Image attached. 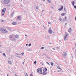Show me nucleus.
Returning a JSON list of instances; mask_svg holds the SVG:
<instances>
[{"label": "nucleus", "mask_w": 76, "mask_h": 76, "mask_svg": "<svg viewBox=\"0 0 76 76\" xmlns=\"http://www.w3.org/2000/svg\"><path fill=\"white\" fill-rule=\"evenodd\" d=\"M26 46H28V44H26Z\"/></svg>", "instance_id": "53"}, {"label": "nucleus", "mask_w": 76, "mask_h": 76, "mask_svg": "<svg viewBox=\"0 0 76 76\" xmlns=\"http://www.w3.org/2000/svg\"><path fill=\"white\" fill-rule=\"evenodd\" d=\"M58 10L59 11H61L62 10V9L61 8H60L58 9Z\"/></svg>", "instance_id": "26"}, {"label": "nucleus", "mask_w": 76, "mask_h": 76, "mask_svg": "<svg viewBox=\"0 0 76 76\" xmlns=\"http://www.w3.org/2000/svg\"><path fill=\"white\" fill-rule=\"evenodd\" d=\"M30 76H33V75L32 74H31L30 75Z\"/></svg>", "instance_id": "45"}, {"label": "nucleus", "mask_w": 76, "mask_h": 76, "mask_svg": "<svg viewBox=\"0 0 76 76\" xmlns=\"http://www.w3.org/2000/svg\"><path fill=\"white\" fill-rule=\"evenodd\" d=\"M75 20H76V17H75Z\"/></svg>", "instance_id": "55"}, {"label": "nucleus", "mask_w": 76, "mask_h": 76, "mask_svg": "<svg viewBox=\"0 0 76 76\" xmlns=\"http://www.w3.org/2000/svg\"><path fill=\"white\" fill-rule=\"evenodd\" d=\"M51 64L52 66H53V62H51Z\"/></svg>", "instance_id": "32"}, {"label": "nucleus", "mask_w": 76, "mask_h": 76, "mask_svg": "<svg viewBox=\"0 0 76 76\" xmlns=\"http://www.w3.org/2000/svg\"><path fill=\"white\" fill-rule=\"evenodd\" d=\"M23 64H24V62H23Z\"/></svg>", "instance_id": "51"}, {"label": "nucleus", "mask_w": 76, "mask_h": 76, "mask_svg": "<svg viewBox=\"0 0 76 76\" xmlns=\"http://www.w3.org/2000/svg\"><path fill=\"white\" fill-rule=\"evenodd\" d=\"M46 63H47L48 64V65H49V66H50V64L49 63H48V62H47Z\"/></svg>", "instance_id": "29"}, {"label": "nucleus", "mask_w": 76, "mask_h": 76, "mask_svg": "<svg viewBox=\"0 0 76 76\" xmlns=\"http://www.w3.org/2000/svg\"><path fill=\"white\" fill-rule=\"evenodd\" d=\"M12 23L13 25H16V24H17V23H16V22H13Z\"/></svg>", "instance_id": "10"}, {"label": "nucleus", "mask_w": 76, "mask_h": 76, "mask_svg": "<svg viewBox=\"0 0 76 76\" xmlns=\"http://www.w3.org/2000/svg\"><path fill=\"white\" fill-rule=\"evenodd\" d=\"M74 8H75V9H76V5H75V6H74Z\"/></svg>", "instance_id": "44"}, {"label": "nucleus", "mask_w": 76, "mask_h": 76, "mask_svg": "<svg viewBox=\"0 0 76 76\" xmlns=\"http://www.w3.org/2000/svg\"><path fill=\"white\" fill-rule=\"evenodd\" d=\"M1 22H4V20H1Z\"/></svg>", "instance_id": "35"}, {"label": "nucleus", "mask_w": 76, "mask_h": 76, "mask_svg": "<svg viewBox=\"0 0 76 76\" xmlns=\"http://www.w3.org/2000/svg\"><path fill=\"white\" fill-rule=\"evenodd\" d=\"M17 55H20V54H17Z\"/></svg>", "instance_id": "58"}, {"label": "nucleus", "mask_w": 76, "mask_h": 76, "mask_svg": "<svg viewBox=\"0 0 76 76\" xmlns=\"http://www.w3.org/2000/svg\"><path fill=\"white\" fill-rule=\"evenodd\" d=\"M45 1V0H43V1Z\"/></svg>", "instance_id": "60"}, {"label": "nucleus", "mask_w": 76, "mask_h": 76, "mask_svg": "<svg viewBox=\"0 0 76 76\" xmlns=\"http://www.w3.org/2000/svg\"><path fill=\"white\" fill-rule=\"evenodd\" d=\"M65 19H67V17H65Z\"/></svg>", "instance_id": "49"}, {"label": "nucleus", "mask_w": 76, "mask_h": 76, "mask_svg": "<svg viewBox=\"0 0 76 76\" xmlns=\"http://www.w3.org/2000/svg\"><path fill=\"white\" fill-rule=\"evenodd\" d=\"M11 41H12L13 42H15L16 41V39L15 38H14L13 39H11Z\"/></svg>", "instance_id": "6"}, {"label": "nucleus", "mask_w": 76, "mask_h": 76, "mask_svg": "<svg viewBox=\"0 0 76 76\" xmlns=\"http://www.w3.org/2000/svg\"><path fill=\"white\" fill-rule=\"evenodd\" d=\"M3 10L4 11H6V8H3Z\"/></svg>", "instance_id": "22"}, {"label": "nucleus", "mask_w": 76, "mask_h": 76, "mask_svg": "<svg viewBox=\"0 0 76 76\" xmlns=\"http://www.w3.org/2000/svg\"><path fill=\"white\" fill-rule=\"evenodd\" d=\"M14 14V12H13L12 14L11 15V16H13V15Z\"/></svg>", "instance_id": "28"}, {"label": "nucleus", "mask_w": 76, "mask_h": 76, "mask_svg": "<svg viewBox=\"0 0 76 76\" xmlns=\"http://www.w3.org/2000/svg\"><path fill=\"white\" fill-rule=\"evenodd\" d=\"M8 63L10 64H12V62L10 61H8Z\"/></svg>", "instance_id": "12"}, {"label": "nucleus", "mask_w": 76, "mask_h": 76, "mask_svg": "<svg viewBox=\"0 0 76 76\" xmlns=\"http://www.w3.org/2000/svg\"><path fill=\"white\" fill-rule=\"evenodd\" d=\"M61 15L62 16H64V15H66V13H63L61 14Z\"/></svg>", "instance_id": "16"}, {"label": "nucleus", "mask_w": 76, "mask_h": 76, "mask_svg": "<svg viewBox=\"0 0 76 76\" xmlns=\"http://www.w3.org/2000/svg\"><path fill=\"white\" fill-rule=\"evenodd\" d=\"M43 55H44L45 56H46V55L45 53H43Z\"/></svg>", "instance_id": "50"}, {"label": "nucleus", "mask_w": 76, "mask_h": 76, "mask_svg": "<svg viewBox=\"0 0 76 76\" xmlns=\"http://www.w3.org/2000/svg\"><path fill=\"white\" fill-rule=\"evenodd\" d=\"M17 19L18 20H20L21 19V17L20 16H18L17 17Z\"/></svg>", "instance_id": "9"}, {"label": "nucleus", "mask_w": 76, "mask_h": 76, "mask_svg": "<svg viewBox=\"0 0 76 76\" xmlns=\"http://www.w3.org/2000/svg\"><path fill=\"white\" fill-rule=\"evenodd\" d=\"M64 56H67V53H66V52H64Z\"/></svg>", "instance_id": "11"}, {"label": "nucleus", "mask_w": 76, "mask_h": 76, "mask_svg": "<svg viewBox=\"0 0 76 76\" xmlns=\"http://www.w3.org/2000/svg\"><path fill=\"white\" fill-rule=\"evenodd\" d=\"M63 22H65V21H66V20L64 19H63Z\"/></svg>", "instance_id": "41"}, {"label": "nucleus", "mask_w": 76, "mask_h": 76, "mask_svg": "<svg viewBox=\"0 0 76 76\" xmlns=\"http://www.w3.org/2000/svg\"><path fill=\"white\" fill-rule=\"evenodd\" d=\"M57 68L58 69H60V70H61V68L60 66H57Z\"/></svg>", "instance_id": "17"}, {"label": "nucleus", "mask_w": 76, "mask_h": 76, "mask_svg": "<svg viewBox=\"0 0 76 76\" xmlns=\"http://www.w3.org/2000/svg\"><path fill=\"white\" fill-rule=\"evenodd\" d=\"M42 12H44V10H42Z\"/></svg>", "instance_id": "54"}, {"label": "nucleus", "mask_w": 76, "mask_h": 76, "mask_svg": "<svg viewBox=\"0 0 76 76\" xmlns=\"http://www.w3.org/2000/svg\"><path fill=\"white\" fill-rule=\"evenodd\" d=\"M75 46H76V43H75Z\"/></svg>", "instance_id": "61"}, {"label": "nucleus", "mask_w": 76, "mask_h": 76, "mask_svg": "<svg viewBox=\"0 0 76 76\" xmlns=\"http://www.w3.org/2000/svg\"><path fill=\"white\" fill-rule=\"evenodd\" d=\"M49 24H51V23H50V22H48Z\"/></svg>", "instance_id": "52"}, {"label": "nucleus", "mask_w": 76, "mask_h": 76, "mask_svg": "<svg viewBox=\"0 0 76 76\" xmlns=\"http://www.w3.org/2000/svg\"><path fill=\"white\" fill-rule=\"evenodd\" d=\"M56 48H57V49H59L60 48H59V47H57Z\"/></svg>", "instance_id": "40"}, {"label": "nucleus", "mask_w": 76, "mask_h": 76, "mask_svg": "<svg viewBox=\"0 0 76 76\" xmlns=\"http://www.w3.org/2000/svg\"><path fill=\"white\" fill-rule=\"evenodd\" d=\"M59 20L61 21V22H62V18H60L59 19Z\"/></svg>", "instance_id": "21"}, {"label": "nucleus", "mask_w": 76, "mask_h": 76, "mask_svg": "<svg viewBox=\"0 0 76 76\" xmlns=\"http://www.w3.org/2000/svg\"><path fill=\"white\" fill-rule=\"evenodd\" d=\"M10 2V0H4V4H9Z\"/></svg>", "instance_id": "3"}, {"label": "nucleus", "mask_w": 76, "mask_h": 76, "mask_svg": "<svg viewBox=\"0 0 76 76\" xmlns=\"http://www.w3.org/2000/svg\"><path fill=\"white\" fill-rule=\"evenodd\" d=\"M2 16H4V13H2Z\"/></svg>", "instance_id": "46"}, {"label": "nucleus", "mask_w": 76, "mask_h": 76, "mask_svg": "<svg viewBox=\"0 0 76 76\" xmlns=\"http://www.w3.org/2000/svg\"><path fill=\"white\" fill-rule=\"evenodd\" d=\"M47 58H50V57H49L47 56Z\"/></svg>", "instance_id": "47"}, {"label": "nucleus", "mask_w": 76, "mask_h": 76, "mask_svg": "<svg viewBox=\"0 0 76 76\" xmlns=\"http://www.w3.org/2000/svg\"><path fill=\"white\" fill-rule=\"evenodd\" d=\"M61 9H62V10L63 9V6H61Z\"/></svg>", "instance_id": "23"}, {"label": "nucleus", "mask_w": 76, "mask_h": 76, "mask_svg": "<svg viewBox=\"0 0 76 76\" xmlns=\"http://www.w3.org/2000/svg\"><path fill=\"white\" fill-rule=\"evenodd\" d=\"M71 31H72V28H70L69 30H68V32H70Z\"/></svg>", "instance_id": "14"}, {"label": "nucleus", "mask_w": 76, "mask_h": 76, "mask_svg": "<svg viewBox=\"0 0 76 76\" xmlns=\"http://www.w3.org/2000/svg\"><path fill=\"white\" fill-rule=\"evenodd\" d=\"M34 64H37V61H35L34 62Z\"/></svg>", "instance_id": "30"}, {"label": "nucleus", "mask_w": 76, "mask_h": 76, "mask_svg": "<svg viewBox=\"0 0 76 76\" xmlns=\"http://www.w3.org/2000/svg\"><path fill=\"white\" fill-rule=\"evenodd\" d=\"M36 8L37 9V10H38L39 9V7H38V6H36Z\"/></svg>", "instance_id": "18"}, {"label": "nucleus", "mask_w": 76, "mask_h": 76, "mask_svg": "<svg viewBox=\"0 0 76 76\" xmlns=\"http://www.w3.org/2000/svg\"><path fill=\"white\" fill-rule=\"evenodd\" d=\"M12 38H13V35H10V39L11 40V39H12Z\"/></svg>", "instance_id": "8"}, {"label": "nucleus", "mask_w": 76, "mask_h": 76, "mask_svg": "<svg viewBox=\"0 0 76 76\" xmlns=\"http://www.w3.org/2000/svg\"><path fill=\"white\" fill-rule=\"evenodd\" d=\"M72 5H73V6H74V5L75 4V1H73L72 2Z\"/></svg>", "instance_id": "15"}, {"label": "nucleus", "mask_w": 76, "mask_h": 76, "mask_svg": "<svg viewBox=\"0 0 76 76\" xmlns=\"http://www.w3.org/2000/svg\"><path fill=\"white\" fill-rule=\"evenodd\" d=\"M44 47H42L41 48V49H44Z\"/></svg>", "instance_id": "38"}, {"label": "nucleus", "mask_w": 76, "mask_h": 76, "mask_svg": "<svg viewBox=\"0 0 76 76\" xmlns=\"http://www.w3.org/2000/svg\"><path fill=\"white\" fill-rule=\"evenodd\" d=\"M2 13H5V11L4 10H2Z\"/></svg>", "instance_id": "20"}, {"label": "nucleus", "mask_w": 76, "mask_h": 76, "mask_svg": "<svg viewBox=\"0 0 76 76\" xmlns=\"http://www.w3.org/2000/svg\"><path fill=\"white\" fill-rule=\"evenodd\" d=\"M47 72H43L42 73V74L43 75H47Z\"/></svg>", "instance_id": "13"}, {"label": "nucleus", "mask_w": 76, "mask_h": 76, "mask_svg": "<svg viewBox=\"0 0 76 76\" xmlns=\"http://www.w3.org/2000/svg\"><path fill=\"white\" fill-rule=\"evenodd\" d=\"M49 44H51V45L52 44H51V43H49Z\"/></svg>", "instance_id": "57"}, {"label": "nucleus", "mask_w": 76, "mask_h": 76, "mask_svg": "<svg viewBox=\"0 0 76 76\" xmlns=\"http://www.w3.org/2000/svg\"><path fill=\"white\" fill-rule=\"evenodd\" d=\"M60 71L58 70V72H60Z\"/></svg>", "instance_id": "56"}, {"label": "nucleus", "mask_w": 76, "mask_h": 76, "mask_svg": "<svg viewBox=\"0 0 76 76\" xmlns=\"http://www.w3.org/2000/svg\"><path fill=\"white\" fill-rule=\"evenodd\" d=\"M31 44L30 43V44L28 45V46L29 47V46H31Z\"/></svg>", "instance_id": "36"}, {"label": "nucleus", "mask_w": 76, "mask_h": 76, "mask_svg": "<svg viewBox=\"0 0 76 76\" xmlns=\"http://www.w3.org/2000/svg\"><path fill=\"white\" fill-rule=\"evenodd\" d=\"M53 30L51 29V28H50L48 31V32L49 34H51L53 33Z\"/></svg>", "instance_id": "4"}, {"label": "nucleus", "mask_w": 76, "mask_h": 76, "mask_svg": "<svg viewBox=\"0 0 76 76\" xmlns=\"http://www.w3.org/2000/svg\"><path fill=\"white\" fill-rule=\"evenodd\" d=\"M42 65H44V64H42Z\"/></svg>", "instance_id": "62"}, {"label": "nucleus", "mask_w": 76, "mask_h": 76, "mask_svg": "<svg viewBox=\"0 0 76 76\" xmlns=\"http://www.w3.org/2000/svg\"><path fill=\"white\" fill-rule=\"evenodd\" d=\"M42 68H38L37 69V73H39L40 74H42Z\"/></svg>", "instance_id": "1"}, {"label": "nucleus", "mask_w": 76, "mask_h": 76, "mask_svg": "<svg viewBox=\"0 0 76 76\" xmlns=\"http://www.w3.org/2000/svg\"><path fill=\"white\" fill-rule=\"evenodd\" d=\"M45 69L46 70H47V68H45Z\"/></svg>", "instance_id": "39"}, {"label": "nucleus", "mask_w": 76, "mask_h": 76, "mask_svg": "<svg viewBox=\"0 0 76 76\" xmlns=\"http://www.w3.org/2000/svg\"><path fill=\"white\" fill-rule=\"evenodd\" d=\"M43 27H44L45 28V29H46V27H45L44 26H43Z\"/></svg>", "instance_id": "34"}, {"label": "nucleus", "mask_w": 76, "mask_h": 76, "mask_svg": "<svg viewBox=\"0 0 76 76\" xmlns=\"http://www.w3.org/2000/svg\"><path fill=\"white\" fill-rule=\"evenodd\" d=\"M27 51H31V50L30 49H28L27 50Z\"/></svg>", "instance_id": "33"}, {"label": "nucleus", "mask_w": 76, "mask_h": 76, "mask_svg": "<svg viewBox=\"0 0 76 76\" xmlns=\"http://www.w3.org/2000/svg\"><path fill=\"white\" fill-rule=\"evenodd\" d=\"M7 76H9V75L8 74H7Z\"/></svg>", "instance_id": "64"}, {"label": "nucleus", "mask_w": 76, "mask_h": 76, "mask_svg": "<svg viewBox=\"0 0 76 76\" xmlns=\"http://www.w3.org/2000/svg\"><path fill=\"white\" fill-rule=\"evenodd\" d=\"M64 10L65 12H66V8H64Z\"/></svg>", "instance_id": "43"}, {"label": "nucleus", "mask_w": 76, "mask_h": 76, "mask_svg": "<svg viewBox=\"0 0 76 76\" xmlns=\"http://www.w3.org/2000/svg\"><path fill=\"white\" fill-rule=\"evenodd\" d=\"M47 1H48L49 3H51V1H50V0H46Z\"/></svg>", "instance_id": "19"}, {"label": "nucleus", "mask_w": 76, "mask_h": 76, "mask_svg": "<svg viewBox=\"0 0 76 76\" xmlns=\"http://www.w3.org/2000/svg\"><path fill=\"white\" fill-rule=\"evenodd\" d=\"M25 76H28V73H26V74L25 75Z\"/></svg>", "instance_id": "27"}, {"label": "nucleus", "mask_w": 76, "mask_h": 76, "mask_svg": "<svg viewBox=\"0 0 76 76\" xmlns=\"http://www.w3.org/2000/svg\"><path fill=\"white\" fill-rule=\"evenodd\" d=\"M3 55L4 56H6V55L5 54V53H4L3 54Z\"/></svg>", "instance_id": "37"}, {"label": "nucleus", "mask_w": 76, "mask_h": 76, "mask_svg": "<svg viewBox=\"0 0 76 76\" xmlns=\"http://www.w3.org/2000/svg\"><path fill=\"white\" fill-rule=\"evenodd\" d=\"M25 36H26V37H27V35H26V34L25 35Z\"/></svg>", "instance_id": "59"}, {"label": "nucleus", "mask_w": 76, "mask_h": 76, "mask_svg": "<svg viewBox=\"0 0 76 76\" xmlns=\"http://www.w3.org/2000/svg\"><path fill=\"white\" fill-rule=\"evenodd\" d=\"M1 31L2 33H4L5 34V33H7V30L4 28H1Z\"/></svg>", "instance_id": "2"}, {"label": "nucleus", "mask_w": 76, "mask_h": 76, "mask_svg": "<svg viewBox=\"0 0 76 76\" xmlns=\"http://www.w3.org/2000/svg\"><path fill=\"white\" fill-rule=\"evenodd\" d=\"M16 63H18V62L17 61H16Z\"/></svg>", "instance_id": "63"}, {"label": "nucleus", "mask_w": 76, "mask_h": 76, "mask_svg": "<svg viewBox=\"0 0 76 76\" xmlns=\"http://www.w3.org/2000/svg\"><path fill=\"white\" fill-rule=\"evenodd\" d=\"M43 72H46V70L45 69H43Z\"/></svg>", "instance_id": "25"}, {"label": "nucleus", "mask_w": 76, "mask_h": 76, "mask_svg": "<svg viewBox=\"0 0 76 76\" xmlns=\"http://www.w3.org/2000/svg\"><path fill=\"white\" fill-rule=\"evenodd\" d=\"M21 54L22 55H23V54H24V53H21Z\"/></svg>", "instance_id": "42"}, {"label": "nucleus", "mask_w": 76, "mask_h": 76, "mask_svg": "<svg viewBox=\"0 0 76 76\" xmlns=\"http://www.w3.org/2000/svg\"><path fill=\"white\" fill-rule=\"evenodd\" d=\"M61 70H60V71L61 72V73H62V72H63V70H62V69H60Z\"/></svg>", "instance_id": "31"}, {"label": "nucleus", "mask_w": 76, "mask_h": 76, "mask_svg": "<svg viewBox=\"0 0 76 76\" xmlns=\"http://www.w3.org/2000/svg\"><path fill=\"white\" fill-rule=\"evenodd\" d=\"M67 36H69V34H66V35H65L64 39V40H66V38H67Z\"/></svg>", "instance_id": "5"}, {"label": "nucleus", "mask_w": 76, "mask_h": 76, "mask_svg": "<svg viewBox=\"0 0 76 76\" xmlns=\"http://www.w3.org/2000/svg\"><path fill=\"white\" fill-rule=\"evenodd\" d=\"M10 4H9L7 5V7H10Z\"/></svg>", "instance_id": "24"}, {"label": "nucleus", "mask_w": 76, "mask_h": 76, "mask_svg": "<svg viewBox=\"0 0 76 76\" xmlns=\"http://www.w3.org/2000/svg\"><path fill=\"white\" fill-rule=\"evenodd\" d=\"M52 49H53V50H56V49H55V48H52Z\"/></svg>", "instance_id": "48"}, {"label": "nucleus", "mask_w": 76, "mask_h": 76, "mask_svg": "<svg viewBox=\"0 0 76 76\" xmlns=\"http://www.w3.org/2000/svg\"><path fill=\"white\" fill-rule=\"evenodd\" d=\"M15 38L17 39H19V35H15Z\"/></svg>", "instance_id": "7"}]
</instances>
